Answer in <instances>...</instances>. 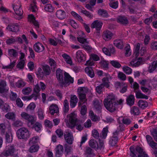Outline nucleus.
Here are the masks:
<instances>
[{"mask_svg": "<svg viewBox=\"0 0 157 157\" xmlns=\"http://www.w3.org/2000/svg\"><path fill=\"white\" fill-rule=\"evenodd\" d=\"M124 101V100L120 99L117 101V103L115 101V96L113 94H109L104 101V104L106 109L111 112L116 110L118 105H121Z\"/></svg>", "mask_w": 157, "mask_h": 157, "instance_id": "1", "label": "nucleus"}, {"mask_svg": "<svg viewBox=\"0 0 157 157\" xmlns=\"http://www.w3.org/2000/svg\"><path fill=\"white\" fill-rule=\"evenodd\" d=\"M131 153L130 155L133 157L138 153V157H148L147 155L140 147L139 146L135 147L134 146H131L129 148Z\"/></svg>", "mask_w": 157, "mask_h": 157, "instance_id": "2", "label": "nucleus"}, {"mask_svg": "<svg viewBox=\"0 0 157 157\" xmlns=\"http://www.w3.org/2000/svg\"><path fill=\"white\" fill-rule=\"evenodd\" d=\"M16 135L19 139L27 140L30 136V133L27 128L23 127L17 131Z\"/></svg>", "mask_w": 157, "mask_h": 157, "instance_id": "3", "label": "nucleus"}, {"mask_svg": "<svg viewBox=\"0 0 157 157\" xmlns=\"http://www.w3.org/2000/svg\"><path fill=\"white\" fill-rule=\"evenodd\" d=\"M140 44L139 43L134 44L133 54L136 57L143 56L146 52V47H142L140 49Z\"/></svg>", "mask_w": 157, "mask_h": 157, "instance_id": "4", "label": "nucleus"}, {"mask_svg": "<svg viewBox=\"0 0 157 157\" xmlns=\"http://www.w3.org/2000/svg\"><path fill=\"white\" fill-rule=\"evenodd\" d=\"M88 91L87 88L80 87L78 89V92L79 96L80 101L78 103L79 106L82 104L85 103L87 100L86 98V94Z\"/></svg>", "mask_w": 157, "mask_h": 157, "instance_id": "5", "label": "nucleus"}, {"mask_svg": "<svg viewBox=\"0 0 157 157\" xmlns=\"http://www.w3.org/2000/svg\"><path fill=\"white\" fill-rule=\"evenodd\" d=\"M46 88V86L43 82H40L35 86L34 88V93L32 94L33 96L35 95L36 98H34L35 100H36L39 96V92L40 90H44Z\"/></svg>", "mask_w": 157, "mask_h": 157, "instance_id": "6", "label": "nucleus"}, {"mask_svg": "<svg viewBox=\"0 0 157 157\" xmlns=\"http://www.w3.org/2000/svg\"><path fill=\"white\" fill-rule=\"evenodd\" d=\"M20 115L21 119L27 121L28 124L33 125L36 120V117L24 112H21Z\"/></svg>", "mask_w": 157, "mask_h": 157, "instance_id": "7", "label": "nucleus"}, {"mask_svg": "<svg viewBox=\"0 0 157 157\" xmlns=\"http://www.w3.org/2000/svg\"><path fill=\"white\" fill-rule=\"evenodd\" d=\"M67 120L66 121V123L69 125V126L72 128L75 125L77 120V115L75 112L72 113L68 115L67 116Z\"/></svg>", "mask_w": 157, "mask_h": 157, "instance_id": "8", "label": "nucleus"}, {"mask_svg": "<svg viewBox=\"0 0 157 157\" xmlns=\"http://www.w3.org/2000/svg\"><path fill=\"white\" fill-rule=\"evenodd\" d=\"M42 69L43 72L41 68H39L36 75L38 77H43L44 75H49L50 72V69L49 66L48 65H45L43 66Z\"/></svg>", "mask_w": 157, "mask_h": 157, "instance_id": "9", "label": "nucleus"}, {"mask_svg": "<svg viewBox=\"0 0 157 157\" xmlns=\"http://www.w3.org/2000/svg\"><path fill=\"white\" fill-rule=\"evenodd\" d=\"M64 79L63 81L62 80L60 82V83L62 87H66L69 86L71 83L74 82L73 78L67 73L65 72L64 73Z\"/></svg>", "mask_w": 157, "mask_h": 157, "instance_id": "10", "label": "nucleus"}, {"mask_svg": "<svg viewBox=\"0 0 157 157\" xmlns=\"http://www.w3.org/2000/svg\"><path fill=\"white\" fill-rule=\"evenodd\" d=\"M96 74L99 76L104 77L102 79V82H104L105 86H108V82H109V80L112 79L110 75L108 73H104L103 71L100 70H97Z\"/></svg>", "mask_w": 157, "mask_h": 157, "instance_id": "11", "label": "nucleus"}, {"mask_svg": "<svg viewBox=\"0 0 157 157\" xmlns=\"http://www.w3.org/2000/svg\"><path fill=\"white\" fill-rule=\"evenodd\" d=\"M15 151L13 146H8L6 147V150L0 154V157H7L10 155H13Z\"/></svg>", "mask_w": 157, "mask_h": 157, "instance_id": "12", "label": "nucleus"}, {"mask_svg": "<svg viewBox=\"0 0 157 157\" xmlns=\"http://www.w3.org/2000/svg\"><path fill=\"white\" fill-rule=\"evenodd\" d=\"M11 129L10 124L8 122L0 124V132L1 135H5V132Z\"/></svg>", "mask_w": 157, "mask_h": 157, "instance_id": "13", "label": "nucleus"}, {"mask_svg": "<svg viewBox=\"0 0 157 157\" xmlns=\"http://www.w3.org/2000/svg\"><path fill=\"white\" fill-rule=\"evenodd\" d=\"M143 60L140 57L136 58L132 60L130 62L129 65L133 67H137L143 63Z\"/></svg>", "mask_w": 157, "mask_h": 157, "instance_id": "14", "label": "nucleus"}, {"mask_svg": "<svg viewBox=\"0 0 157 157\" xmlns=\"http://www.w3.org/2000/svg\"><path fill=\"white\" fill-rule=\"evenodd\" d=\"M33 48L36 52L39 53L43 52L45 49V47L42 43L37 42L34 44Z\"/></svg>", "mask_w": 157, "mask_h": 157, "instance_id": "15", "label": "nucleus"}, {"mask_svg": "<svg viewBox=\"0 0 157 157\" xmlns=\"http://www.w3.org/2000/svg\"><path fill=\"white\" fill-rule=\"evenodd\" d=\"M20 2L15 3L13 6V8L15 13L18 16H21L23 13L22 9L21 8Z\"/></svg>", "mask_w": 157, "mask_h": 157, "instance_id": "16", "label": "nucleus"}, {"mask_svg": "<svg viewBox=\"0 0 157 157\" xmlns=\"http://www.w3.org/2000/svg\"><path fill=\"white\" fill-rule=\"evenodd\" d=\"M76 57L78 62H82L86 59V57L81 50H78L75 54Z\"/></svg>", "mask_w": 157, "mask_h": 157, "instance_id": "17", "label": "nucleus"}, {"mask_svg": "<svg viewBox=\"0 0 157 157\" xmlns=\"http://www.w3.org/2000/svg\"><path fill=\"white\" fill-rule=\"evenodd\" d=\"M54 151L56 156L61 155L63 152V147L62 145L59 144L56 146Z\"/></svg>", "mask_w": 157, "mask_h": 157, "instance_id": "18", "label": "nucleus"}, {"mask_svg": "<svg viewBox=\"0 0 157 157\" xmlns=\"http://www.w3.org/2000/svg\"><path fill=\"white\" fill-rule=\"evenodd\" d=\"M113 34L109 31H106L104 32L102 37L104 40L106 41L110 40L113 36Z\"/></svg>", "mask_w": 157, "mask_h": 157, "instance_id": "19", "label": "nucleus"}, {"mask_svg": "<svg viewBox=\"0 0 157 157\" xmlns=\"http://www.w3.org/2000/svg\"><path fill=\"white\" fill-rule=\"evenodd\" d=\"M64 137L67 143L70 144H72L74 138L71 133L66 132L64 135Z\"/></svg>", "mask_w": 157, "mask_h": 157, "instance_id": "20", "label": "nucleus"}, {"mask_svg": "<svg viewBox=\"0 0 157 157\" xmlns=\"http://www.w3.org/2000/svg\"><path fill=\"white\" fill-rule=\"evenodd\" d=\"M103 52L105 55L110 56L111 54H113L115 52V50L112 45H110L108 49L104 48L102 49Z\"/></svg>", "mask_w": 157, "mask_h": 157, "instance_id": "21", "label": "nucleus"}, {"mask_svg": "<svg viewBox=\"0 0 157 157\" xmlns=\"http://www.w3.org/2000/svg\"><path fill=\"white\" fill-rule=\"evenodd\" d=\"M113 136L109 140V144L112 146H115L117 144L118 140L117 135H118V132L116 131L113 133Z\"/></svg>", "mask_w": 157, "mask_h": 157, "instance_id": "22", "label": "nucleus"}, {"mask_svg": "<svg viewBox=\"0 0 157 157\" xmlns=\"http://www.w3.org/2000/svg\"><path fill=\"white\" fill-rule=\"evenodd\" d=\"M103 23L98 20L94 21L91 25L92 28H95L97 30H100L102 27Z\"/></svg>", "mask_w": 157, "mask_h": 157, "instance_id": "23", "label": "nucleus"}, {"mask_svg": "<svg viewBox=\"0 0 157 157\" xmlns=\"http://www.w3.org/2000/svg\"><path fill=\"white\" fill-rule=\"evenodd\" d=\"M94 109L96 111H97L98 113H99L101 108L102 104L101 101H99L98 100H95L94 101Z\"/></svg>", "mask_w": 157, "mask_h": 157, "instance_id": "24", "label": "nucleus"}, {"mask_svg": "<svg viewBox=\"0 0 157 157\" xmlns=\"http://www.w3.org/2000/svg\"><path fill=\"white\" fill-rule=\"evenodd\" d=\"M40 137L38 136H34L31 138L29 140V144L30 145H35L40 143Z\"/></svg>", "mask_w": 157, "mask_h": 157, "instance_id": "25", "label": "nucleus"}, {"mask_svg": "<svg viewBox=\"0 0 157 157\" xmlns=\"http://www.w3.org/2000/svg\"><path fill=\"white\" fill-rule=\"evenodd\" d=\"M49 110L51 115H53L54 114L57 113L58 112L59 108L56 105L53 104L49 106Z\"/></svg>", "mask_w": 157, "mask_h": 157, "instance_id": "26", "label": "nucleus"}, {"mask_svg": "<svg viewBox=\"0 0 157 157\" xmlns=\"http://www.w3.org/2000/svg\"><path fill=\"white\" fill-rule=\"evenodd\" d=\"M26 84V83L21 78L19 79L14 84L13 87L18 88H21L24 87Z\"/></svg>", "mask_w": 157, "mask_h": 157, "instance_id": "27", "label": "nucleus"}, {"mask_svg": "<svg viewBox=\"0 0 157 157\" xmlns=\"http://www.w3.org/2000/svg\"><path fill=\"white\" fill-rule=\"evenodd\" d=\"M64 60L67 64L72 65L73 64L72 61L71 57L66 53H63L61 55Z\"/></svg>", "mask_w": 157, "mask_h": 157, "instance_id": "28", "label": "nucleus"}, {"mask_svg": "<svg viewBox=\"0 0 157 157\" xmlns=\"http://www.w3.org/2000/svg\"><path fill=\"white\" fill-rule=\"evenodd\" d=\"M56 17L59 19H63L65 18L66 17L65 12L61 10H58L56 12Z\"/></svg>", "mask_w": 157, "mask_h": 157, "instance_id": "29", "label": "nucleus"}, {"mask_svg": "<svg viewBox=\"0 0 157 157\" xmlns=\"http://www.w3.org/2000/svg\"><path fill=\"white\" fill-rule=\"evenodd\" d=\"M78 101V99L75 95H72L71 98L70 106L72 108L75 107Z\"/></svg>", "mask_w": 157, "mask_h": 157, "instance_id": "30", "label": "nucleus"}, {"mask_svg": "<svg viewBox=\"0 0 157 157\" xmlns=\"http://www.w3.org/2000/svg\"><path fill=\"white\" fill-rule=\"evenodd\" d=\"M85 72L88 76L91 78L94 76V73L92 68L91 67H87L85 69Z\"/></svg>", "mask_w": 157, "mask_h": 157, "instance_id": "31", "label": "nucleus"}, {"mask_svg": "<svg viewBox=\"0 0 157 157\" xmlns=\"http://www.w3.org/2000/svg\"><path fill=\"white\" fill-rule=\"evenodd\" d=\"M127 104L131 106L134 105L135 102V98L133 95H131L126 99Z\"/></svg>", "mask_w": 157, "mask_h": 157, "instance_id": "32", "label": "nucleus"}, {"mask_svg": "<svg viewBox=\"0 0 157 157\" xmlns=\"http://www.w3.org/2000/svg\"><path fill=\"white\" fill-rule=\"evenodd\" d=\"M117 21L121 24L124 25L128 23L127 18L121 16H119L117 17Z\"/></svg>", "mask_w": 157, "mask_h": 157, "instance_id": "33", "label": "nucleus"}, {"mask_svg": "<svg viewBox=\"0 0 157 157\" xmlns=\"http://www.w3.org/2000/svg\"><path fill=\"white\" fill-rule=\"evenodd\" d=\"M16 63V61H13L12 62L11 61L9 65L3 66H2V68L3 69H6L7 71H10L14 67Z\"/></svg>", "mask_w": 157, "mask_h": 157, "instance_id": "34", "label": "nucleus"}, {"mask_svg": "<svg viewBox=\"0 0 157 157\" xmlns=\"http://www.w3.org/2000/svg\"><path fill=\"white\" fill-rule=\"evenodd\" d=\"M5 137L6 141L8 143H10L12 141L13 136L11 129L10 131L6 132Z\"/></svg>", "mask_w": 157, "mask_h": 157, "instance_id": "35", "label": "nucleus"}, {"mask_svg": "<svg viewBox=\"0 0 157 157\" xmlns=\"http://www.w3.org/2000/svg\"><path fill=\"white\" fill-rule=\"evenodd\" d=\"M113 44L118 48L121 49L123 48V43L121 40H116L114 41Z\"/></svg>", "mask_w": 157, "mask_h": 157, "instance_id": "36", "label": "nucleus"}, {"mask_svg": "<svg viewBox=\"0 0 157 157\" xmlns=\"http://www.w3.org/2000/svg\"><path fill=\"white\" fill-rule=\"evenodd\" d=\"M6 29L9 31L16 32L19 30V27L18 25H13L8 26Z\"/></svg>", "mask_w": 157, "mask_h": 157, "instance_id": "37", "label": "nucleus"}, {"mask_svg": "<svg viewBox=\"0 0 157 157\" xmlns=\"http://www.w3.org/2000/svg\"><path fill=\"white\" fill-rule=\"evenodd\" d=\"M22 37L23 40L21 37H18L15 38V39L16 40V42L17 41L19 43L22 44L23 43V41H24L26 43V44H28V42L24 34H23L22 35Z\"/></svg>", "mask_w": 157, "mask_h": 157, "instance_id": "38", "label": "nucleus"}, {"mask_svg": "<svg viewBox=\"0 0 157 157\" xmlns=\"http://www.w3.org/2000/svg\"><path fill=\"white\" fill-rule=\"evenodd\" d=\"M107 84L108 86H106L104 84V82H102V84L97 86L96 88L97 92L98 94H101V89L104 87L105 86L107 88H108L109 86V82H108Z\"/></svg>", "mask_w": 157, "mask_h": 157, "instance_id": "39", "label": "nucleus"}, {"mask_svg": "<svg viewBox=\"0 0 157 157\" xmlns=\"http://www.w3.org/2000/svg\"><path fill=\"white\" fill-rule=\"evenodd\" d=\"M157 67V61H154L152 62L150 65L148 69V71L150 73L152 72Z\"/></svg>", "mask_w": 157, "mask_h": 157, "instance_id": "40", "label": "nucleus"}, {"mask_svg": "<svg viewBox=\"0 0 157 157\" xmlns=\"http://www.w3.org/2000/svg\"><path fill=\"white\" fill-rule=\"evenodd\" d=\"M71 15L75 19L78 20L80 22L82 23L83 20L82 17L77 13L74 11H72L71 12Z\"/></svg>", "mask_w": 157, "mask_h": 157, "instance_id": "41", "label": "nucleus"}, {"mask_svg": "<svg viewBox=\"0 0 157 157\" xmlns=\"http://www.w3.org/2000/svg\"><path fill=\"white\" fill-rule=\"evenodd\" d=\"M136 96L137 98H144L147 99L148 98L147 96L142 94L140 91H136Z\"/></svg>", "mask_w": 157, "mask_h": 157, "instance_id": "42", "label": "nucleus"}, {"mask_svg": "<svg viewBox=\"0 0 157 157\" xmlns=\"http://www.w3.org/2000/svg\"><path fill=\"white\" fill-rule=\"evenodd\" d=\"M42 128L41 124L38 122H36L33 126V128L37 132H40Z\"/></svg>", "mask_w": 157, "mask_h": 157, "instance_id": "43", "label": "nucleus"}, {"mask_svg": "<svg viewBox=\"0 0 157 157\" xmlns=\"http://www.w3.org/2000/svg\"><path fill=\"white\" fill-rule=\"evenodd\" d=\"M39 118L40 120H43L44 117V111L43 109L41 108H39L37 111Z\"/></svg>", "mask_w": 157, "mask_h": 157, "instance_id": "44", "label": "nucleus"}, {"mask_svg": "<svg viewBox=\"0 0 157 157\" xmlns=\"http://www.w3.org/2000/svg\"><path fill=\"white\" fill-rule=\"evenodd\" d=\"M89 144L93 148H97L98 147V144L97 142L93 139H91L89 141Z\"/></svg>", "mask_w": 157, "mask_h": 157, "instance_id": "45", "label": "nucleus"}, {"mask_svg": "<svg viewBox=\"0 0 157 157\" xmlns=\"http://www.w3.org/2000/svg\"><path fill=\"white\" fill-rule=\"evenodd\" d=\"M89 116L93 121H97L99 120V118L96 115L94 114V112L92 110L89 111Z\"/></svg>", "mask_w": 157, "mask_h": 157, "instance_id": "46", "label": "nucleus"}, {"mask_svg": "<svg viewBox=\"0 0 157 157\" xmlns=\"http://www.w3.org/2000/svg\"><path fill=\"white\" fill-rule=\"evenodd\" d=\"M130 113L132 115H137L139 114L140 111L137 107L133 106L131 108Z\"/></svg>", "mask_w": 157, "mask_h": 157, "instance_id": "47", "label": "nucleus"}, {"mask_svg": "<svg viewBox=\"0 0 157 157\" xmlns=\"http://www.w3.org/2000/svg\"><path fill=\"white\" fill-rule=\"evenodd\" d=\"M6 85V82L5 81H0V93H2L5 91Z\"/></svg>", "mask_w": 157, "mask_h": 157, "instance_id": "48", "label": "nucleus"}, {"mask_svg": "<svg viewBox=\"0 0 157 157\" xmlns=\"http://www.w3.org/2000/svg\"><path fill=\"white\" fill-rule=\"evenodd\" d=\"M138 105L141 108L144 109L148 106V104L146 101L140 100L138 102Z\"/></svg>", "mask_w": 157, "mask_h": 157, "instance_id": "49", "label": "nucleus"}, {"mask_svg": "<svg viewBox=\"0 0 157 157\" xmlns=\"http://www.w3.org/2000/svg\"><path fill=\"white\" fill-rule=\"evenodd\" d=\"M56 75L57 78L61 82L63 78L62 71L60 69H58L56 71Z\"/></svg>", "mask_w": 157, "mask_h": 157, "instance_id": "50", "label": "nucleus"}, {"mask_svg": "<svg viewBox=\"0 0 157 157\" xmlns=\"http://www.w3.org/2000/svg\"><path fill=\"white\" fill-rule=\"evenodd\" d=\"M36 107L35 104L33 102L30 103L26 108L27 111H34Z\"/></svg>", "mask_w": 157, "mask_h": 157, "instance_id": "51", "label": "nucleus"}, {"mask_svg": "<svg viewBox=\"0 0 157 157\" xmlns=\"http://www.w3.org/2000/svg\"><path fill=\"white\" fill-rule=\"evenodd\" d=\"M30 147L29 150L31 153L35 152L37 151L39 149V146L38 145H33Z\"/></svg>", "mask_w": 157, "mask_h": 157, "instance_id": "52", "label": "nucleus"}, {"mask_svg": "<svg viewBox=\"0 0 157 157\" xmlns=\"http://www.w3.org/2000/svg\"><path fill=\"white\" fill-rule=\"evenodd\" d=\"M69 109V103L67 99H65L63 102V110L65 113H67Z\"/></svg>", "mask_w": 157, "mask_h": 157, "instance_id": "53", "label": "nucleus"}, {"mask_svg": "<svg viewBox=\"0 0 157 157\" xmlns=\"http://www.w3.org/2000/svg\"><path fill=\"white\" fill-rule=\"evenodd\" d=\"M86 153L87 155V157H93L95 156L93 150L89 147L86 148Z\"/></svg>", "mask_w": 157, "mask_h": 157, "instance_id": "54", "label": "nucleus"}, {"mask_svg": "<svg viewBox=\"0 0 157 157\" xmlns=\"http://www.w3.org/2000/svg\"><path fill=\"white\" fill-rule=\"evenodd\" d=\"M118 85L120 86V87L121 88V90H120L121 93H123L126 92L127 90V84L124 83H117Z\"/></svg>", "mask_w": 157, "mask_h": 157, "instance_id": "55", "label": "nucleus"}, {"mask_svg": "<svg viewBox=\"0 0 157 157\" xmlns=\"http://www.w3.org/2000/svg\"><path fill=\"white\" fill-rule=\"evenodd\" d=\"M125 56L128 57L130 56L132 53V51L130 49V47L129 44H127L125 48Z\"/></svg>", "mask_w": 157, "mask_h": 157, "instance_id": "56", "label": "nucleus"}, {"mask_svg": "<svg viewBox=\"0 0 157 157\" xmlns=\"http://www.w3.org/2000/svg\"><path fill=\"white\" fill-rule=\"evenodd\" d=\"M32 90L31 88L28 87L23 88L22 90V92L23 94L28 95L31 93Z\"/></svg>", "mask_w": 157, "mask_h": 157, "instance_id": "57", "label": "nucleus"}, {"mask_svg": "<svg viewBox=\"0 0 157 157\" xmlns=\"http://www.w3.org/2000/svg\"><path fill=\"white\" fill-rule=\"evenodd\" d=\"M25 65V60H20L16 65L17 67L19 69H22Z\"/></svg>", "mask_w": 157, "mask_h": 157, "instance_id": "58", "label": "nucleus"}, {"mask_svg": "<svg viewBox=\"0 0 157 157\" xmlns=\"http://www.w3.org/2000/svg\"><path fill=\"white\" fill-rule=\"evenodd\" d=\"M123 71L126 74L130 75L132 73V70L130 67L127 66H124L122 67Z\"/></svg>", "mask_w": 157, "mask_h": 157, "instance_id": "59", "label": "nucleus"}, {"mask_svg": "<svg viewBox=\"0 0 157 157\" xmlns=\"http://www.w3.org/2000/svg\"><path fill=\"white\" fill-rule=\"evenodd\" d=\"M8 55L9 56L12 57H16L18 55V53L16 50L12 49H10L8 50Z\"/></svg>", "mask_w": 157, "mask_h": 157, "instance_id": "60", "label": "nucleus"}, {"mask_svg": "<svg viewBox=\"0 0 157 157\" xmlns=\"http://www.w3.org/2000/svg\"><path fill=\"white\" fill-rule=\"evenodd\" d=\"M30 9L32 12H36L37 10L35 0H33L32 3L30 5Z\"/></svg>", "mask_w": 157, "mask_h": 157, "instance_id": "61", "label": "nucleus"}, {"mask_svg": "<svg viewBox=\"0 0 157 157\" xmlns=\"http://www.w3.org/2000/svg\"><path fill=\"white\" fill-rule=\"evenodd\" d=\"M44 10L46 12H51L53 11L54 8L51 4H48L45 6Z\"/></svg>", "mask_w": 157, "mask_h": 157, "instance_id": "62", "label": "nucleus"}, {"mask_svg": "<svg viewBox=\"0 0 157 157\" xmlns=\"http://www.w3.org/2000/svg\"><path fill=\"white\" fill-rule=\"evenodd\" d=\"M6 117L8 119L14 120L15 119V115L13 113L9 112L5 115Z\"/></svg>", "mask_w": 157, "mask_h": 157, "instance_id": "63", "label": "nucleus"}, {"mask_svg": "<svg viewBox=\"0 0 157 157\" xmlns=\"http://www.w3.org/2000/svg\"><path fill=\"white\" fill-rule=\"evenodd\" d=\"M80 11L82 13L85 14L87 17L90 18H92L93 17V15L87 11L85 9H81Z\"/></svg>", "mask_w": 157, "mask_h": 157, "instance_id": "64", "label": "nucleus"}]
</instances>
